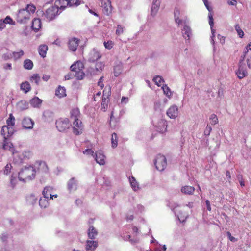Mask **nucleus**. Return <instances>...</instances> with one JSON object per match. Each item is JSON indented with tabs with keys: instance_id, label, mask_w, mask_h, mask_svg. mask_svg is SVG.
I'll use <instances>...</instances> for the list:
<instances>
[{
	"instance_id": "1",
	"label": "nucleus",
	"mask_w": 251,
	"mask_h": 251,
	"mask_svg": "<svg viewBox=\"0 0 251 251\" xmlns=\"http://www.w3.org/2000/svg\"><path fill=\"white\" fill-rule=\"evenodd\" d=\"M80 111L78 108H74L71 112L70 120L73 122V133L76 135L82 133L84 126L80 118Z\"/></svg>"
},
{
	"instance_id": "2",
	"label": "nucleus",
	"mask_w": 251,
	"mask_h": 251,
	"mask_svg": "<svg viewBox=\"0 0 251 251\" xmlns=\"http://www.w3.org/2000/svg\"><path fill=\"white\" fill-rule=\"evenodd\" d=\"M35 10L36 7L33 4H27L25 8L19 10L16 15L17 21L20 23H26Z\"/></svg>"
},
{
	"instance_id": "3",
	"label": "nucleus",
	"mask_w": 251,
	"mask_h": 251,
	"mask_svg": "<svg viewBox=\"0 0 251 251\" xmlns=\"http://www.w3.org/2000/svg\"><path fill=\"white\" fill-rule=\"evenodd\" d=\"M36 172L35 168L33 166H25L19 172L18 178L20 181L26 182L35 177Z\"/></svg>"
},
{
	"instance_id": "4",
	"label": "nucleus",
	"mask_w": 251,
	"mask_h": 251,
	"mask_svg": "<svg viewBox=\"0 0 251 251\" xmlns=\"http://www.w3.org/2000/svg\"><path fill=\"white\" fill-rule=\"evenodd\" d=\"M60 12H59V6L55 4L47 9L45 12L43 13V15L48 21H50L54 19Z\"/></svg>"
},
{
	"instance_id": "5",
	"label": "nucleus",
	"mask_w": 251,
	"mask_h": 251,
	"mask_svg": "<svg viewBox=\"0 0 251 251\" xmlns=\"http://www.w3.org/2000/svg\"><path fill=\"white\" fill-rule=\"evenodd\" d=\"M154 164L158 170L160 171L164 170L167 165L165 157L162 155H158L155 159Z\"/></svg>"
},
{
	"instance_id": "6",
	"label": "nucleus",
	"mask_w": 251,
	"mask_h": 251,
	"mask_svg": "<svg viewBox=\"0 0 251 251\" xmlns=\"http://www.w3.org/2000/svg\"><path fill=\"white\" fill-rule=\"evenodd\" d=\"M68 118H61L56 122V126L60 132H63L69 128L70 126Z\"/></svg>"
},
{
	"instance_id": "7",
	"label": "nucleus",
	"mask_w": 251,
	"mask_h": 251,
	"mask_svg": "<svg viewBox=\"0 0 251 251\" xmlns=\"http://www.w3.org/2000/svg\"><path fill=\"white\" fill-rule=\"evenodd\" d=\"M101 4L103 13L106 15H109L112 11L110 0H102Z\"/></svg>"
},
{
	"instance_id": "8",
	"label": "nucleus",
	"mask_w": 251,
	"mask_h": 251,
	"mask_svg": "<svg viewBox=\"0 0 251 251\" xmlns=\"http://www.w3.org/2000/svg\"><path fill=\"white\" fill-rule=\"evenodd\" d=\"M166 114L171 119H175L179 114L178 107L176 105L171 106L167 110Z\"/></svg>"
},
{
	"instance_id": "9",
	"label": "nucleus",
	"mask_w": 251,
	"mask_h": 251,
	"mask_svg": "<svg viewBox=\"0 0 251 251\" xmlns=\"http://www.w3.org/2000/svg\"><path fill=\"white\" fill-rule=\"evenodd\" d=\"M80 40L75 37L70 38L68 41V48L70 50L75 52L76 50L79 45Z\"/></svg>"
},
{
	"instance_id": "10",
	"label": "nucleus",
	"mask_w": 251,
	"mask_h": 251,
	"mask_svg": "<svg viewBox=\"0 0 251 251\" xmlns=\"http://www.w3.org/2000/svg\"><path fill=\"white\" fill-rule=\"evenodd\" d=\"M181 25H184L183 29H182V34L183 37L187 40H189L192 35L191 30L189 26L187 25L186 21H185Z\"/></svg>"
},
{
	"instance_id": "11",
	"label": "nucleus",
	"mask_w": 251,
	"mask_h": 251,
	"mask_svg": "<svg viewBox=\"0 0 251 251\" xmlns=\"http://www.w3.org/2000/svg\"><path fill=\"white\" fill-rule=\"evenodd\" d=\"M14 132V128L9 127L6 126H2L1 131V134L3 136V138H8L13 134Z\"/></svg>"
},
{
	"instance_id": "12",
	"label": "nucleus",
	"mask_w": 251,
	"mask_h": 251,
	"mask_svg": "<svg viewBox=\"0 0 251 251\" xmlns=\"http://www.w3.org/2000/svg\"><path fill=\"white\" fill-rule=\"evenodd\" d=\"M248 74L247 71L246 69L245 64H241V62L239 64V68L236 72V75L239 79H242L245 77Z\"/></svg>"
},
{
	"instance_id": "13",
	"label": "nucleus",
	"mask_w": 251,
	"mask_h": 251,
	"mask_svg": "<svg viewBox=\"0 0 251 251\" xmlns=\"http://www.w3.org/2000/svg\"><path fill=\"white\" fill-rule=\"evenodd\" d=\"M22 126L25 129H31L34 125V121L28 117L24 118L22 122Z\"/></svg>"
},
{
	"instance_id": "14",
	"label": "nucleus",
	"mask_w": 251,
	"mask_h": 251,
	"mask_svg": "<svg viewBox=\"0 0 251 251\" xmlns=\"http://www.w3.org/2000/svg\"><path fill=\"white\" fill-rule=\"evenodd\" d=\"M167 122L164 119H160L157 124L155 125L156 130L160 133H164L167 129Z\"/></svg>"
},
{
	"instance_id": "15",
	"label": "nucleus",
	"mask_w": 251,
	"mask_h": 251,
	"mask_svg": "<svg viewBox=\"0 0 251 251\" xmlns=\"http://www.w3.org/2000/svg\"><path fill=\"white\" fill-rule=\"evenodd\" d=\"M37 171L39 172L43 173H47L49 172V168L47 166L46 163L44 161H38L36 163Z\"/></svg>"
},
{
	"instance_id": "16",
	"label": "nucleus",
	"mask_w": 251,
	"mask_h": 251,
	"mask_svg": "<svg viewBox=\"0 0 251 251\" xmlns=\"http://www.w3.org/2000/svg\"><path fill=\"white\" fill-rule=\"evenodd\" d=\"M95 159L97 163L100 165H104L105 163V156L101 151H96L95 153Z\"/></svg>"
},
{
	"instance_id": "17",
	"label": "nucleus",
	"mask_w": 251,
	"mask_h": 251,
	"mask_svg": "<svg viewBox=\"0 0 251 251\" xmlns=\"http://www.w3.org/2000/svg\"><path fill=\"white\" fill-rule=\"evenodd\" d=\"M101 57L99 52L96 49H93L89 54V61L90 62H94Z\"/></svg>"
},
{
	"instance_id": "18",
	"label": "nucleus",
	"mask_w": 251,
	"mask_h": 251,
	"mask_svg": "<svg viewBox=\"0 0 251 251\" xmlns=\"http://www.w3.org/2000/svg\"><path fill=\"white\" fill-rule=\"evenodd\" d=\"M208 18H209V24L210 26L211 30V33L212 35L211 36V43L214 45V37H215V30L213 28V26L214 25V22H213V19L212 17V15L211 13H209L208 14Z\"/></svg>"
},
{
	"instance_id": "19",
	"label": "nucleus",
	"mask_w": 251,
	"mask_h": 251,
	"mask_svg": "<svg viewBox=\"0 0 251 251\" xmlns=\"http://www.w3.org/2000/svg\"><path fill=\"white\" fill-rule=\"evenodd\" d=\"M84 68V65L82 62L78 61L74 63L70 67V69L72 71L74 72H78Z\"/></svg>"
},
{
	"instance_id": "20",
	"label": "nucleus",
	"mask_w": 251,
	"mask_h": 251,
	"mask_svg": "<svg viewBox=\"0 0 251 251\" xmlns=\"http://www.w3.org/2000/svg\"><path fill=\"white\" fill-rule=\"evenodd\" d=\"M160 1L159 0H153L151 8V15L155 16L158 12L160 7Z\"/></svg>"
},
{
	"instance_id": "21",
	"label": "nucleus",
	"mask_w": 251,
	"mask_h": 251,
	"mask_svg": "<svg viewBox=\"0 0 251 251\" xmlns=\"http://www.w3.org/2000/svg\"><path fill=\"white\" fill-rule=\"evenodd\" d=\"M42 23L40 19L35 18L32 20V28L35 32L38 31L41 28Z\"/></svg>"
},
{
	"instance_id": "22",
	"label": "nucleus",
	"mask_w": 251,
	"mask_h": 251,
	"mask_svg": "<svg viewBox=\"0 0 251 251\" xmlns=\"http://www.w3.org/2000/svg\"><path fill=\"white\" fill-rule=\"evenodd\" d=\"M68 189L70 192L75 191L77 189V184L75 178H72L68 182Z\"/></svg>"
},
{
	"instance_id": "23",
	"label": "nucleus",
	"mask_w": 251,
	"mask_h": 251,
	"mask_svg": "<svg viewBox=\"0 0 251 251\" xmlns=\"http://www.w3.org/2000/svg\"><path fill=\"white\" fill-rule=\"evenodd\" d=\"M98 247V242L94 240H87L86 245L87 251H94Z\"/></svg>"
},
{
	"instance_id": "24",
	"label": "nucleus",
	"mask_w": 251,
	"mask_h": 251,
	"mask_svg": "<svg viewBox=\"0 0 251 251\" xmlns=\"http://www.w3.org/2000/svg\"><path fill=\"white\" fill-rule=\"evenodd\" d=\"M180 14L179 10L178 8H176L174 10V17L176 23L178 26H180V25L182 24V23L185 21L179 19Z\"/></svg>"
},
{
	"instance_id": "25",
	"label": "nucleus",
	"mask_w": 251,
	"mask_h": 251,
	"mask_svg": "<svg viewBox=\"0 0 251 251\" xmlns=\"http://www.w3.org/2000/svg\"><path fill=\"white\" fill-rule=\"evenodd\" d=\"M98 235L97 230L93 226H90L88 230V236L91 239H95Z\"/></svg>"
},
{
	"instance_id": "26",
	"label": "nucleus",
	"mask_w": 251,
	"mask_h": 251,
	"mask_svg": "<svg viewBox=\"0 0 251 251\" xmlns=\"http://www.w3.org/2000/svg\"><path fill=\"white\" fill-rule=\"evenodd\" d=\"M20 89L25 93H27L31 90V86L28 81H25L21 84Z\"/></svg>"
},
{
	"instance_id": "27",
	"label": "nucleus",
	"mask_w": 251,
	"mask_h": 251,
	"mask_svg": "<svg viewBox=\"0 0 251 251\" xmlns=\"http://www.w3.org/2000/svg\"><path fill=\"white\" fill-rule=\"evenodd\" d=\"M55 95L60 98L64 97L66 95L65 88L64 87L59 86L55 91Z\"/></svg>"
},
{
	"instance_id": "28",
	"label": "nucleus",
	"mask_w": 251,
	"mask_h": 251,
	"mask_svg": "<svg viewBox=\"0 0 251 251\" xmlns=\"http://www.w3.org/2000/svg\"><path fill=\"white\" fill-rule=\"evenodd\" d=\"M129 180L131 187L134 191H138L139 189V186L138 182L133 176L129 177Z\"/></svg>"
},
{
	"instance_id": "29",
	"label": "nucleus",
	"mask_w": 251,
	"mask_h": 251,
	"mask_svg": "<svg viewBox=\"0 0 251 251\" xmlns=\"http://www.w3.org/2000/svg\"><path fill=\"white\" fill-rule=\"evenodd\" d=\"M42 103V100L38 97H35L32 98L30 101V103L32 106L35 108L39 107Z\"/></svg>"
},
{
	"instance_id": "30",
	"label": "nucleus",
	"mask_w": 251,
	"mask_h": 251,
	"mask_svg": "<svg viewBox=\"0 0 251 251\" xmlns=\"http://www.w3.org/2000/svg\"><path fill=\"white\" fill-rule=\"evenodd\" d=\"M48 50V47L46 45H41L39 47L38 52L40 55L44 58L47 53V51Z\"/></svg>"
},
{
	"instance_id": "31",
	"label": "nucleus",
	"mask_w": 251,
	"mask_h": 251,
	"mask_svg": "<svg viewBox=\"0 0 251 251\" xmlns=\"http://www.w3.org/2000/svg\"><path fill=\"white\" fill-rule=\"evenodd\" d=\"M195 190V188L190 186H185L182 187L181 191L185 194H192Z\"/></svg>"
},
{
	"instance_id": "32",
	"label": "nucleus",
	"mask_w": 251,
	"mask_h": 251,
	"mask_svg": "<svg viewBox=\"0 0 251 251\" xmlns=\"http://www.w3.org/2000/svg\"><path fill=\"white\" fill-rule=\"evenodd\" d=\"M15 119L14 116L12 115V114H10L9 118L6 120V126L7 127L14 128V126L15 125Z\"/></svg>"
},
{
	"instance_id": "33",
	"label": "nucleus",
	"mask_w": 251,
	"mask_h": 251,
	"mask_svg": "<svg viewBox=\"0 0 251 251\" xmlns=\"http://www.w3.org/2000/svg\"><path fill=\"white\" fill-rule=\"evenodd\" d=\"M52 191V188L50 187H46L43 191V197L50 200L52 198V195L51 194Z\"/></svg>"
},
{
	"instance_id": "34",
	"label": "nucleus",
	"mask_w": 251,
	"mask_h": 251,
	"mask_svg": "<svg viewBox=\"0 0 251 251\" xmlns=\"http://www.w3.org/2000/svg\"><path fill=\"white\" fill-rule=\"evenodd\" d=\"M8 138H4L3 142V148L4 150H9L11 151L13 150V145L12 144L9 142L8 140Z\"/></svg>"
},
{
	"instance_id": "35",
	"label": "nucleus",
	"mask_w": 251,
	"mask_h": 251,
	"mask_svg": "<svg viewBox=\"0 0 251 251\" xmlns=\"http://www.w3.org/2000/svg\"><path fill=\"white\" fill-rule=\"evenodd\" d=\"M17 107L20 110L27 109L28 107V103L25 100H21L18 103Z\"/></svg>"
},
{
	"instance_id": "36",
	"label": "nucleus",
	"mask_w": 251,
	"mask_h": 251,
	"mask_svg": "<svg viewBox=\"0 0 251 251\" xmlns=\"http://www.w3.org/2000/svg\"><path fill=\"white\" fill-rule=\"evenodd\" d=\"M37 198L33 194H30L26 196V201L28 204L33 205L36 203Z\"/></svg>"
},
{
	"instance_id": "37",
	"label": "nucleus",
	"mask_w": 251,
	"mask_h": 251,
	"mask_svg": "<svg viewBox=\"0 0 251 251\" xmlns=\"http://www.w3.org/2000/svg\"><path fill=\"white\" fill-rule=\"evenodd\" d=\"M23 66L25 69L30 70L33 68V63L31 60L27 59L24 61Z\"/></svg>"
},
{
	"instance_id": "38",
	"label": "nucleus",
	"mask_w": 251,
	"mask_h": 251,
	"mask_svg": "<svg viewBox=\"0 0 251 251\" xmlns=\"http://www.w3.org/2000/svg\"><path fill=\"white\" fill-rule=\"evenodd\" d=\"M48 198L43 197L39 201V204L41 207L46 208L49 205Z\"/></svg>"
},
{
	"instance_id": "39",
	"label": "nucleus",
	"mask_w": 251,
	"mask_h": 251,
	"mask_svg": "<svg viewBox=\"0 0 251 251\" xmlns=\"http://www.w3.org/2000/svg\"><path fill=\"white\" fill-rule=\"evenodd\" d=\"M164 94L169 98L170 99L172 96V92L170 89L166 85H163L162 87Z\"/></svg>"
},
{
	"instance_id": "40",
	"label": "nucleus",
	"mask_w": 251,
	"mask_h": 251,
	"mask_svg": "<svg viewBox=\"0 0 251 251\" xmlns=\"http://www.w3.org/2000/svg\"><path fill=\"white\" fill-rule=\"evenodd\" d=\"M153 81L158 86H162L164 83V80L160 76L157 75L153 78Z\"/></svg>"
},
{
	"instance_id": "41",
	"label": "nucleus",
	"mask_w": 251,
	"mask_h": 251,
	"mask_svg": "<svg viewBox=\"0 0 251 251\" xmlns=\"http://www.w3.org/2000/svg\"><path fill=\"white\" fill-rule=\"evenodd\" d=\"M12 54L14 60H17L24 55V52L23 50H20L18 51L12 52Z\"/></svg>"
},
{
	"instance_id": "42",
	"label": "nucleus",
	"mask_w": 251,
	"mask_h": 251,
	"mask_svg": "<svg viewBox=\"0 0 251 251\" xmlns=\"http://www.w3.org/2000/svg\"><path fill=\"white\" fill-rule=\"evenodd\" d=\"M59 4L60 7L59 9L64 10L68 6H69L68 0H59Z\"/></svg>"
},
{
	"instance_id": "43",
	"label": "nucleus",
	"mask_w": 251,
	"mask_h": 251,
	"mask_svg": "<svg viewBox=\"0 0 251 251\" xmlns=\"http://www.w3.org/2000/svg\"><path fill=\"white\" fill-rule=\"evenodd\" d=\"M30 80L32 82H34L37 85H38L40 81V77L38 74H34L30 77Z\"/></svg>"
},
{
	"instance_id": "44",
	"label": "nucleus",
	"mask_w": 251,
	"mask_h": 251,
	"mask_svg": "<svg viewBox=\"0 0 251 251\" xmlns=\"http://www.w3.org/2000/svg\"><path fill=\"white\" fill-rule=\"evenodd\" d=\"M85 73L83 72V70H81L78 72H75V77L78 80H82L85 77Z\"/></svg>"
},
{
	"instance_id": "45",
	"label": "nucleus",
	"mask_w": 251,
	"mask_h": 251,
	"mask_svg": "<svg viewBox=\"0 0 251 251\" xmlns=\"http://www.w3.org/2000/svg\"><path fill=\"white\" fill-rule=\"evenodd\" d=\"M117 135L116 133H113L111 136V144L112 147L113 148H116L117 146Z\"/></svg>"
},
{
	"instance_id": "46",
	"label": "nucleus",
	"mask_w": 251,
	"mask_h": 251,
	"mask_svg": "<svg viewBox=\"0 0 251 251\" xmlns=\"http://www.w3.org/2000/svg\"><path fill=\"white\" fill-rule=\"evenodd\" d=\"M178 220L181 222H184L188 217V214L186 213H180L177 215Z\"/></svg>"
},
{
	"instance_id": "47",
	"label": "nucleus",
	"mask_w": 251,
	"mask_h": 251,
	"mask_svg": "<svg viewBox=\"0 0 251 251\" xmlns=\"http://www.w3.org/2000/svg\"><path fill=\"white\" fill-rule=\"evenodd\" d=\"M104 64L101 62H97L95 65V70L98 72H100L103 69Z\"/></svg>"
},
{
	"instance_id": "48",
	"label": "nucleus",
	"mask_w": 251,
	"mask_h": 251,
	"mask_svg": "<svg viewBox=\"0 0 251 251\" xmlns=\"http://www.w3.org/2000/svg\"><path fill=\"white\" fill-rule=\"evenodd\" d=\"M209 119L210 120V123L212 125H215L218 122V118L217 116L214 114H212L210 115Z\"/></svg>"
},
{
	"instance_id": "49",
	"label": "nucleus",
	"mask_w": 251,
	"mask_h": 251,
	"mask_svg": "<svg viewBox=\"0 0 251 251\" xmlns=\"http://www.w3.org/2000/svg\"><path fill=\"white\" fill-rule=\"evenodd\" d=\"M249 51H248V49L247 48H246L244 50V51H243V55H242L241 56V59H240V60L239 61V64H240V62H241V64H244L243 63V61L244 60L245 57L246 56H248V55H249Z\"/></svg>"
},
{
	"instance_id": "50",
	"label": "nucleus",
	"mask_w": 251,
	"mask_h": 251,
	"mask_svg": "<svg viewBox=\"0 0 251 251\" xmlns=\"http://www.w3.org/2000/svg\"><path fill=\"white\" fill-rule=\"evenodd\" d=\"M235 28L236 31H237L239 36L240 38H242L244 36V34L243 31L240 28L239 25V24L236 25L235 26Z\"/></svg>"
},
{
	"instance_id": "51",
	"label": "nucleus",
	"mask_w": 251,
	"mask_h": 251,
	"mask_svg": "<svg viewBox=\"0 0 251 251\" xmlns=\"http://www.w3.org/2000/svg\"><path fill=\"white\" fill-rule=\"evenodd\" d=\"M108 100L107 98L104 97L103 96L101 102V109L104 111L107 107Z\"/></svg>"
},
{
	"instance_id": "52",
	"label": "nucleus",
	"mask_w": 251,
	"mask_h": 251,
	"mask_svg": "<svg viewBox=\"0 0 251 251\" xmlns=\"http://www.w3.org/2000/svg\"><path fill=\"white\" fill-rule=\"evenodd\" d=\"M103 44L105 48L108 50L111 49L114 45V43L112 41L104 42Z\"/></svg>"
},
{
	"instance_id": "53",
	"label": "nucleus",
	"mask_w": 251,
	"mask_h": 251,
	"mask_svg": "<svg viewBox=\"0 0 251 251\" xmlns=\"http://www.w3.org/2000/svg\"><path fill=\"white\" fill-rule=\"evenodd\" d=\"M69 6H77L80 4L79 0H68Z\"/></svg>"
},
{
	"instance_id": "54",
	"label": "nucleus",
	"mask_w": 251,
	"mask_h": 251,
	"mask_svg": "<svg viewBox=\"0 0 251 251\" xmlns=\"http://www.w3.org/2000/svg\"><path fill=\"white\" fill-rule=\"evenodd\" d=\"M124 27L121 25H118L117 29L116 30V34L117 35L119 36L124 32Z\"/></svg>"
},
{
	"instance_id": "55",
	"label": "nucleus",
	"mask_w": 251,
	"mask_h": 251,
	"mask_svg": "<svg viewBox=\"0 0 251 251\" xmlns=\"http://www.w3.org/2000/svg\"><path fill=\"white\" fill-rule=\"evenodd\" d=\"M212 129L211 126L208 124L204 130V135L205 136H208L210 135Z\"/></svg>"
},
{
	"instance_id": "56",
	"label": "nucleus",
	"mask_w": 251,
	"mask_h": 251,
	"mask_svg": "<svg viewBox=\"0 0 251 251\" xmlns=\"http://www.w3.org/2000/svg\"><path fill=\"white\" fill-rule=\"evenodd\" d=\"M84 154L91 155L93 157H95V153L94 151L91 149H87L83 151Z\"/></svg>"
},
{
	"instance_id": "57",
	"label": "nucleus",
	"mask_w": 251,
	"mask_h": 251,
	"mask_svg": "<svg viewBox=\"0 0 251 251\" xmlns=\"http://www.w3.org/2000/svg\"><path fill=\"white\" fill-rule=\"evenodd\" d=\"M2 57V58L5 61L13 58L12 52H9L3 54Z\"/></svg>"
},
{
	"instance_id": "58",
	"label": "nucleus",
	"mask_w": 251,
	"mask_h": 251,
	"mask_svg": "<svg viewBox=\"0 0 251 251\" xmlns=\"http://www.w3.org/2000/svg\"><path fill=\"white\" fill-rule=\"evenodd\" d=\"M3 23H4V25H5L6 24H9L11 25H14V22L13 23L12 19L9 17L7 16L4 20H2Z\"/></svg>"
},
{
	"instance_id": "59",
	"label": "nucleus",
	"mask_w": 251,
	"mask_h": 251,
	"mask_svg": "<svg viewBox=\"0 0 251 251\" xmlns=\"http://www.w3.org/2000/svg\"><path fill=\"white\" fill-rule=\"evenodd\" d=\"M121 71H122V70L121 69L120 66H116L114 68V75L116 77L118 76L121 73Z\"/></svg>"
},
{
	"instance_id": "60",
	"label": "nucleus",
	"mask_w": 251,
	"mask_h": 251,
	"mask_svg": "<svg viewBox=\"0 0 251 251\" xmlns=\"http://www.w3.org/2000/svg\"><path fill=\"white\" fill-rule=\"evenodd\" d=\"M11 169V164H7L5 167V169L4 170V173L6 175H8L10 173Z\"/></svg>"
},
{
	"instance_id": "61",
	"label": "nucleus",
	"mask_w": 251,
	"mask_h": 251,
	"mask_svg": "<svg viewBox=\"0 0 251 251\" xmlns=\"http://www.w3.org/2000/svg\"><path fill=\"white\" fill-rule=\"evenodd\" d=\"M88 72L91 75H97L98 73L95 70V67L93 68L92 67H90L88 69Z\"/></svg>"
},
{
	"instance_id": "62",
	"label": "nucleus",
	"mask_w": 251,
	"mask_h": 251,
	"mask_svg": "<svg viewBox=\"0 0 251 251\" xmlns=\"http://www.w3.org/2000/svg\"><path fill=\"white\" fill-rule=\"evenodd\" d=\"M166 247L165 245H164L163 247H161L160 245L157 246L155 249V251H166Z\"/></svg>"
},
{
	"instance_id": "63",
	"label": "nucleus",
	"mask_w": 251,
	"mask_h": 251,
	"mask_svg": "<svg viewBox=\"0 0 251 251\" xmlns=\"http://www.w3.org/2000/svg\"><path fill=\"white\" fill-rule=\"evenodd\" d=\"M0 237L2 241H6L9 237V235L6 233H3L1 234Z\"/></svg>"
},
{
	"instance_id": "64",
	"label": "nucleus",
	"mask_w": 251,
	"mask_h": 251,
	"mask_svg": "<svg viewBox=\"0 0 251 251\" xmlns=\"http://www.w3.org/2000/svg\"><path fill=\"white\" fill-rule=\"evenodd\" d=\"M247 66L249 69H251V52L248 55L247 59Z\"/></svg>"
}]
</instances>
